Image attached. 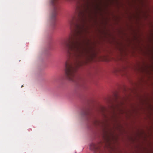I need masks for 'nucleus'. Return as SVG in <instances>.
Instances as JSON below:
<instances>
[{
    "mask_svg": "<svg viewBox=\"0 0 153 153\" xmlns=\"http://www.w3.org/2000/svg\"><path fill=\"white\" fill-rule=\"evenodd\" d=\"M79 19L76 16L71 17L69 23L74 31L71 36L62 42L61 45L65 49L67 54L74 62L68 61L65 64V72L67 78L69 80L77 83L80 79L76 75L78 68L84 65L85 62L83 58L89 53L88 42L85 36L84 19L85 13H79Z\"/></svg>",
    "mask_w": 153,
    "mask_h": 153,
    "instance_id": "f257e3e1",
    "label": "nucleus"
},
{
    "mask_svg": "<svg viewBox=\"0 0 153 153\" xmlns=\"http://www.w3.org/2000/svg\"><path fill=\"white\" fill-rule=\"evenodd\" d=\"M58 0H51V3L53 7V10L51 16V19L55 21L56 17L57 15L58 7L57 6Z\"/></svg>",
    "mask_w": 153,
    "mask_h": 153,
    "instance_id": "f03ea898",
    "label": "nucleus"
},
{
    "mask_svg": "<svg viewBox=\"0 0 153 153\" xmlns=\"http://www.w3.org/2000/svg\"><path fill=\"white\" fill-rule=\"evenodd\" d=\"M90 149L94 151L95 153H99L102 152L100 144L97 145L92 143L90 146Z\"/></svg>",
    "mask_w": 153,
    "mask_h": 153,
    "instance_id": "7ed1b4c3",
    "label": "nucleus"
},
{
    "mask_svg": "<svg viewBox=\"0 0 153 153\" xmlns=\"http://www.w3.org/2000/svg\"><path fill=\"white\" fill-rule=\"evenodd\" d=\"M82 114L83 115L86 116L89 114V111L88 110H85L83 111Z\"/></svg>",
    "mask_w": 153,
    "mask_h": 153,
    "instance_id": "20e7f679",
    "label": "nucleus"
},
{
    "mask_svg": "<svg viewBox=\"0 0 153 153\" xmlns=\"http://www.w3.org/2000/svg\"><path fill=\"white\" fill-rule=\"evenodd\" d=\"M100 122L97 120H95L94 122V124L95 126H98L100 125Z\"/></svg>",
    "mask_w": 153,
    "mask_h": 153,
    "instance_id": "39448f33",
    "label": "nucleus"
},
{
    "mask_svg": "<svg viewBox=\"0 0 153 153\" xmlns=\"http://www.w3.org/2000/svg\"><path fill=\"white\" fill-rule=\"evenodd\" d=\"M118 71H119L118 70V69H116L115 70V71H114L115 72H117Z\"/></svg>",
    "mask_w": 153,
    "mask_h": 153,
    "instance_id": "423d86ee",
    "label": "nucleus"
},
{
    "mask_svg": "<svg viewBox=\"0 0 153 153\" xmlns=\"http://www.w3.org/2000/svg\"><path fill=\"white\" fill-rule=\"evenodd\" d=\"M116 97H117V96H116Z\"/></svg>",
    "mask_w": 153,
    "mask_h": 153,
    "instance_id": "0eeeda50",
    "label": "nucleus"
}]
</instances>
